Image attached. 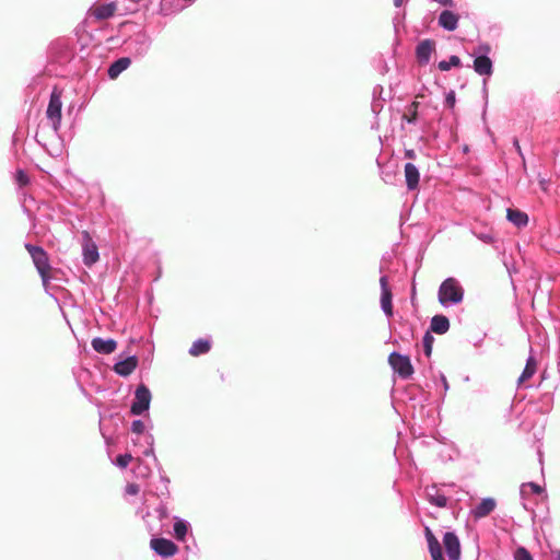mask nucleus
Returning a JSON list of instances; mask_svg holds the SVG:
<instances>
[{
	"label": "nucleus",
	"mask_w": 560,
	"mask_h": 560,
	"mask_svg": "<svg viewBox=\"0 0 560 560\" xmlns=\"http://www.w3.org/2000/svg\"><path fill=\"white\" fill-rule=\"evenodd\" d=\"M464 288L456 278H446L439 288L438 300L444 307L457 305L463 302Z\"/></svg>",
	"instance_id": "1"
},
{
	"label": "nucleus",
	"mask_w": 560,
	"mask_h": 560,
	"mask_svg": "<svg viewBox=\"0 0 560 560\" xmlns=\"http://www.w3.org/2000/svg\"><path fill=\"white\" fill-rule=\"evenodd\" d=\"M456 486L454 483H432L424 488L427 501L436 508L446 509L453 506L451 491Z\"/></svg>",
	"instance_id": "2"
},
{
	"label": "nucleus",
	"mask_w": 560,
	"mask_h": 560,
	"mask_svg": "<svg viewBox=\"0 0 560 560\" xmlns=\"http://www.w3.org/2000/svg\"><path fill=\"white\" fill-rule=\"evenodd\" d=\"M24 247L28 252L34 266L38 275L40 276L43 284L46 285L47 282L49 281L50 270V264L47 252L42 246L33 245L31 243H25Z\"/></svg>",
	"instance_id": "3"
},
{
	"label": "nucleus",
	"mask_w": 560,
	"mask_h": 560,
	"mask_svg": "<svg viewBox=\"0 0 560 560\" xmlns=\"http://www.w3.org/2000/svg\"><path fill=\"white\" fill-rule=\"evenodd\" d=\"M491 46L488 43L479 44L471 56L474 57L472 68L479 75L490 77L493 73V62L489 57Z\"/></svg>",
	"instance_id": "4"
},
{
	"label": "nucleus",
	"mask_w": 560,
	"mask_h": 560,
	"mask_svg": "<svg viewBox=\"0 0 560 560\" xmlns=\"http://www.w3.org/2000/svg\"><path fill=\"white\" fill-rule=\"evenodd\" d=\"M152 395L149 387L144 384H139L135 390V398L130 406V413L133 416H141L149 411Z\"/></svg>",
	"instance_id": "5"
},
{
	"label": "nucleus",
	"mask_w": 560,
	"mask_h": 560,
	"mask_svg": "<svg viewBox=\"0 0 560 560\" xmlns=\"http://www.w3.org/2000/svg\"><path fill=\"white\" fill-rule=\"evenodd\" d=\"M388 364L402 380H408L413 374V366L408 355L393 351L388 355Z\"/></svg>",
	"instance_id": "6"
},
{
	"label": "nucleus",
	"mask_w": 560,
	"mask_h": 560,
	"mask_svg": "<svg viewBox=\"0 0 560 560\" xmlns=\"http://www.w3.org/2000/svg\"><path fill=\"white\" fill-rule=\"evenodd\" d=\"M61 98L56 92H52L49 97L48 107L46 110L47 118L51 121L55 131H58L61 125Z\"/></svg>",
	"instance_id": "7"
},
{
	"label": "nucleus",
	"mask_w": 560,
	"mask_h": 560,
	"mask_svg": "<svg viewBox=\"0 0 560 560\" xmlns=\"http://www.w3.org/2000/svg\"><path fill=\"white\" fill-rule=\"evenodd\" d=\"M150 546L156 555L163 558L172 557L178 550L177 546L172 540L163 537L152 538Z\"/></svg>",
	"instance_id": "8"
},
{
	"label": "nucleus",
	"mask_w": 560,
	"mask_h": 560,
	"mask_svg": "<svg viewBox=\"0 0 560 560\" xmlns=\"http://www.w3.org/2000/svg\"><path fill=\"white\" fill-rule=\"evenodd\" d=\"M151 43H152V40H151L150 36L144 32H140L133 36L129 46H130L131 52L136 57H143L148 54V51L151 47Z\"/></svg>",
	"instance_id": "9"
},
{
	"label": "nucleus",
	"mask_w": 560,
	"mask_h": 560,
	"mask_svg": "<svg viewBox=\"0 0 560 560\" xmlns=\"http://www.w3.org/2000/svg\"><path fill=\"white\" fill-rule=\"evenodd\" d=\"M381 285V308L387 317L393 316V294L388 287V279L386 276L380 278Z\"/></svg>",
	"instance_id": "10"
},
{
	"label": "nucleus",
	"mask_w": 560,
	"mask_h": 560,
	"mask_svg": "<svg viewBox=\"0 0 560 560\" xmlns=\"http://www.w3.org/2000/svg\"><path fill=\"white\" fill-rule=\"evenodd\" d=\"M443 545L450 560L460 559V542L454 532H446L444 534Z\"/></svg>",
	"instance_id": "11"
},
{
	"label": "nucleus",
	"mask_w": 560,
	"mask_h": 560,
	"mask_svg": "<svg viewBox=\"0 0 560 560\" xmlns=\"http://www.w3.org/2000/svg\"><path fill=\"white\" fill-rule=\"evenodd\" d=\"M435 49V42L433 39H423L416 46V58L420 65H428L431 60V55Z\"/></svg>",
	"instance_id": "12"
},
{
	"label": "nucleus",
	"mask_w": 560,
	"mask_h": 560,
	"mask_svg": "<svg viewBox=\"0 0 560 560\" xmlns=\"http://www.w3.org/2000/svg\"><path fill=\"white\" fill-rule=\"evenodd\" d=\"M459 15L451 10H443L438 18V25L447 32L458 27Z\"/></svg>",
	"instance_id": "13"
},
{
	"label": "nucleus",
	"mask_w": 560,
	"mask_h": 560,
	"mask_svg": "<svg viewBox=\"0 0 560 560\" xmlns=\"http://www.w3.org/2000/svg\"><path fill=\"white\" fill-rule=\"evenodd\" d=\"M138 366L137 355H129L124 360H120L114 364V372L119 376H129Z\"/></svg>",
	"instance_id": "14"
},
{
	"label": "nucleus",
	"mask_w": 560,
	"mask_h": 560,
	"mask_svg": "<svg viewBox=\"0 0 560 560\" xmlns=\"http://www.w3.org/2000/svg\"><path fill=\"white\" fill-rule=\"evenodd\" d=\"M424 535L432 560H444L440 541L428 526L424 529Z\"/></svg>",
	"instance_id": "15"
},
{
	"label": "nucleus",
	"mask_w": 560,
	"mask_h": 560,
	"mask_svg": "<svg viewBox=\"0 0 560 560\" xmlns=\"http://www.w3.org/2000/svg\"><path fill=\"white\" fill-rule=\"evenodd\" d=\"M495 505L494 499L485 498L471 510V514L476 520L483 518L495 509Z\"/></svg>",
	"instance_id": "16"
},
{
	"label": "nucleus",
	"mask_w": 560,
	"mask_h": 560,
	"mask_svg": "<svg viewBox=\"0 0 560 560\" xmlns=\"http://www.w3.org/2000/svg\"><path fill=\"white\" fill-rule=\"evenodd\" d=\"M91 345L94 351L101 354H110L117 348V342L112 338L103 339L101 337H95L92 339Z\"/></svg>",
	"instance_id": "17"
},
{
	"label": "nucleus",
	"mask_w": 560,
	"mask_h": 560,
	"mask_svg": "<svg viewBox=\"0 0 560 560\" xmlns=\"http://www.w3.org/2000/svg\"><path fill=\"white\" fill-rule=\"evenodd\" d=\"M404 171L407 188L409 190H415L418 188L420 180V173L418 167L413 163L408 162L405 164Z\"/></svg>",
	"instance_id": "18"
},
{
	"label": "nucleus",
	"mask_w": 560,
	"mask_h": 560,
	"mask_svg": "<svg viewBox=\"0 0 560 560\" xmlns=\"http://www.w3.org/2000/svg\"><path fill=\"white\" fill-rule=\"evenodd\" d=\"M131 63L129 57H120L113 61L107 69V74L109 79H116L118 75L125 71Z\"/></svg>",
	"instance_id": "19"
},
{
	"label": "nucleus",
	"mask_w": 560,
	"mask_h": 560,
	"mask_svg": "<svg viewBox=\"0 0 560 560\" xmlns=\"http://www.w3.org/2000/svg\"><path fill=\"white\" fill-rule=\"evenodd\" d=\"M506 219L516 228H524L528 224V215L518 209L509 208L506 210Z\"/></svg>",
	"instance_id": "20"
},
{
	"label": "nucleus",
	"mask_w": 560,
	"mask_h": 560,
	"mask_svg": "<svg viewBox=\"0 0 560 560\" xmlns=\"http://www.w3.org/2000/svg\"><path fill=\"white\" fill-rule=\"evenodd\" d=\"M430 329L438 335H444L450 329V320L445 315L439 314L431 318Z\"/></svg>",
	"instance_id": "21"
},
{
	"label": "nucleus",
	"mask_w": 560,
	"mask_h": 560,
	"mask_svg": "<svg viewBox=\"0 0 560 560\" xmlns=\"http://www.w3.org/2000/svg\"><path fill=\"white\" fill-rule=\"evenodd\" d=\"M211 349V341L209 339L199 338L195 340L188 350V353L192 357H199L206 354Z\"/></svg>",
	"instance_id": "22"
},
{
	"label": "nucleus",
	"mask_w": 560,
	"mask_h": 560,
	"mask_svg": "<svg viewBox=\"0 0 560 560\" xmlns=\"http://www.w3.org/2000/svg\"><path fill=\"white\" fill-rule=\"evenodd\" d=\"M100 258V254L95 244H85L83 247V261L86 266H92Z\"/></svg>",
	"instance_id": "23"
},
{
	"label": "nucleus",
	"mask_w": 560,
	"mask_h": 560,
	"mask_svg": "<svg viewBox=\"0 0 560 560\" xmlns=\"http://www.w3.org/2000/svg\"><path fill=\"white\" fill-rule=\"evenodd\" d=\"M116 5L115 3H106L98 5L94 11V16L98 20H106L112 18L115 14Z\"/></svg>",
	"instance_id": "24"
},
{
	"label": "nucleus",
	"mask_w": 560,
	"mask_h": 560,
	"mask_svg": "<svg viewBox=\"0 0 560 560\" xmlns=\"http://www.w3.org/2000/svg\"><path fill=\"white\" fill-rule=\"evenodd\" d=\"M189 524L183 518H176L173 525L174 536L177 540L184 541L188 532Z\"/></svg>",
	"instance_id": "25"
},
{
	"label": "nucleus",
	"mask_w": 560,
	"mask_h": 560,
	"mask_svg": "<svg viewBox=\"0 0 560 560\" xmlns=\"http://www.w3.org/2000/svg\"><path fill=\"white\" fill-rule=\"evenodd\" d=\"M144 442L148 447L142 452L145 457H152L154 463H159L158 457L154 452V436L152 433H147L144 435Z\"/></svg>",
	"instance_id": "26"
},
{
	"label": "nucleus",
	"mask_w": 560,
	"mask_h": 560,
	"mask_svg": "<svg viewBox=\"0 0 560 560\" xmlns=\"http://www.w3.org/2000/svg\"><path fill=\"white\" fill-rule=\"evenodd\" d=\"M460 66H462L460 58L458 56H455V55H452L448 58V60H441L438 63V68L441 71H450L453 67H460Z\"/></svg>",
	"instance_id": "27"
},
{
	"label": "nucleus",
	"mask_w": 560,
	"mask_h": 560,
	"mask_svg": "<svg viewBox=\"0 0 560 560\" xmlns=\"http://www.w3.org/2000/svg\"><path fill=\"white\" fill-rule=\"evenodd\" d=\"M528 489L535 494H540L544 491V489L538 483H535V482L522 483V486L520 488V495L522 499H524L527 495Z\"/></svg>",
	"instance_id": "28"
},
{
	"label": "nucleus",
	"mask_w": 560,
	"mask_h": 560,
	"mask_svg": "<svg viewBox=\"0 0 560 560\" xmlns=\"http://www.w3.org/2000/svg\"><path fill=\"white\" fill-rule=\"evenodd\" d=\"M417 108H418V103L417 102L411 103V105L409 106V109H408V112H409L408 115H404L402 119L406 122L411 124V125L417 124V120H418Z\"/></svg>",
	"instance_id": "29"
},
{
	"label": "nucleus",
	"mask_w": 560,
	"mask_h": 560,
	"mask_svg": "<svg viewBox=\"0 0 560 560\" xmlns=\"http://www.w3.org/2000/svg\"><path fill=\"white\" fill-rule=\"evenodd\" d=\"M434 337L431 335L430 331H425L422 343H423V351L427 357H430L432 353Z\"/></svg>",
	"instance_id": "30"
},
{
	"label": "nucleus",
	"mask_w": 560,
	"mask_h": 560,
	"mask_svg": "<svg viewBox=\"0 0 560 560\" xmlns=\"http://www.w3.org/2000/svg\"><path fill=\"white\" fill-rule=\"evenodd\" d=\"M174 1L175 0H161L160 10L163 15H168V14H172V13L178 11V9H176V10L173 9Z\"/></svg>",
	"instance_id": "31"
},
{
	"label": "nucleus",
	"mask_w": 560,
	"mask_h": 560,
	"mask_svg": "<svg viewBox=\"0 0 560 560\" xmlns=\"http://www.w3.org/2000/svg\"><path fill=\"white\" fill-rule=\"evenodd\" d=\"M131 460H132V456H131V454H129V453H124V454H119V455L116 457L115 464H116L119 468L124 469V468H126V467L129 465V463H130Z\"/></svg>",
	"instance_id": "32"
},
{
	"label": "nucleus",
	"mask_w": 560,
	"mask_h": 560,
	"mask_svg": "<svg viewBox=\"0 0 560 560\" xmlns=\"http://www.w3.org/2000/svg\"><path fill=\"white\" fill-rule=\"evenodd\" d=\"M472 234L486 244H492L494 242V236L490 232H477L472 231Z\"/></svg>",
	"instance_id": "33"
},
{
	"label": "nucleus",
	"mask_w": 560,
	"mask_h": 560,
	"mask_svg": "<svg viewBox=\"0 0 560 560\" xmlns=\"http://www.w3.org/2000/svg\"><path fill=\"white\" fill-rule=\"evenodd\" d=\"M514 560H533V557L525 547H518L514 552Z\"/></svg>",
	"instance_id": "34"
},
{
	"label": "nucleus",
	"mask_w": 560,
	"mask_h": 560,
	"mask_svg": "<svg viewBox=\"0 0 560 560\" xmlns=\"http://www.w3.org/2000/svg\"><path fill=\"white\" fill-rule=\"evenodd\" d=\"M130 430L132 433L137 434V435H140V434H143L144 431H145V424L142 420H133L131 422V427H130Z\"/></svg>",
	"instance_id": "35"
},
{
	"label": "nucleus",
	"mask_w": 560,
	"mask_h": 560,
	"mask_svg": "<svg viewBox=\"0 0 560 560\" xmlns=\"http://www.w3.org/2000/svg\"><path fill=\"white\" fill-rule=\"evenodd\" d=\"M535 372L536 371L532 370L530 368L525 366L517 380L518 384H522L523 382L529 380L535 374Z\"/></svg>",
	"instance_id": "36"
},
{
	"label": "nucleus",
	"mask_w": 560,
	"mask_h": 560,
	"mask_svg": "<svg viewBox=\"0 0 560 560\" xmlns=\"http://www.w3.org/2000/svg\"><path fill=\"white\" fill-rule=\"evenodd\" d=\"M513 147L515 148L517 154L520 155V158L522 159V164H523V167H526V161H525V156H524V153L522 151V148L520 145V141L517 138H514L513 139Z\"/></svg>",
	"instance_id": "37"
},
{
	"label": "nucleus",
	"mask_w": 560,
	"mask_h": 560,
	"mask_svg": "<svg viewBox=\"0 0 560 560\" xmlns=\"http://www.w3.org/2000/svg\"><path fill=\"white\" fill-rule=\"evenodd\" d=\"M456 103V96H455V92L454 91H450L446 96H445V105L447 107H454Z\"/></svg>",
	"instance_id": "38"
},
{
	"label": "nucleus",
	"mask_w": 560,
	"mask_h": 560,
	"mask_svg": "<svg viewBox=\"0 0 560 560\" xmlns=\"http://www.w3.org/2000/svg\"><path fill=\"white\" fill-rule=\"evenodd\" d=\"M151 474V468L148 465L139 464L137 468V475L141 477H148Z\"/></svg>",
	"instance_id": "39"
},
{
	"label": "nucleus",
	"mask_w": 560,
	"mask_h": 560,
	"mask_svg": "<svg viewBox=\"0 0 560 560\" xmlns=\"http://www.w3.org/2000/svg\"><path fill=\"white\" fill-rule=\"evenodd\" d=\"M140 491V487L137 483H128L126 486V493L129 495H137Z\"/></svg>",
	"instance_id": "40"
},
{
	"label": "nucleus",
	"mask_w": 560,
	"mask_h": 560,
	"mask_svg": "<svg viewBox=\"0 0 560 560\" xmlns=\"http://www.w3.org/2000/svg\"><path fill=\"white\" fill-rule=\"evenodd\" d=\"M16 180L20 185H26L28 183V176L24 171L19 170L16 173Z\"/></svg>",
	"instance_id": "41"
},
{
	"label": "nucleus",
	"mask_w": 560,
	"mask_h": 560,
	"mask_svg": "<svg viewBox=\"0 0 560 560\" xmlns=\"http://www.w3.org/2000/svg\"><path fill=\"white\" fill-rule=\"evenodd\" d=\"M538 183H539L540 188H541L544 191H547V190H548V187H549V179H547V178H545V177L539 176V177H538Z\"/></svg>",
	"instance_id": "42"
},
{
	"label": "nucleus",
	"mask_w": 560,
	"mask_h": 560,
	"mask_svg": "<svg viewBox=\"0 0 560 560\" xmlns=\"http://www.w3.org/2000/svg\"><path fill=\"white\" fill-rule=\"evenodd\" d=\"M483 96L486 98V103H485V108L482 112V119L486 120V113H487V105H488V101H487L488 92H487V88H486V82L483 83Z\"/></svg>",
	"instance_id": "43"
},
{
	"label": "nucleus",
	"mask_w": 560,
	"mask_h": 560,
	"mask_svg": "<svg viewBox=\"0 0 560 560\" xmlns=\"http://www.w3.org/2000/svg\"><path fill=\"white\" fill-rule=\"evenodd\" d=\"M525 366L530 368L532 370L536 371V361L533 357H529L526 361Z\"/></svg>",
	"instance_id": "44"
},
{
	"label": "nucleus",
	"mask_w": 560,
	"mask_h": 560,
	"mask_svg": "<svg viewBox=\"0 0 560 560\" xmlns=\"http://www.w3.org/2000/svg\"><path fill=\"white\" fill-rule=\"evenodd\" d=\"M441 383L443 385L444 392L448 390V382L443 373L440 374Z\"/></svg>",
	"instance_id": "45"
},
{
	"label": "nucleus",
	"mask_w": 560,
	"mask_h": 560,
	"mask_svg": "<svg viewBox=\"0 0 560 560\" xmlns=\"http://www.w3.org/2000/svg\"><path fill=\"white\" fill-rule=\"evenodd\" d=\"M406 156L409 158V159H412L415 156L413 150H407L406 151Z\"/></svg>",
	"instance_id": "46"
},
{
	"label": "nucleus",
	"mask_w": 560,
	"mask_h": 560,
	"mask_svg": "<svg viewBox=\"0 0 560 560\" xmlns=\"http://www.w3.org/2000/svg\"><path fill=\"white\" fill-rule=\"evenodd\" d=\"M389 178H390V175H388L387 173H385V174H384V176H383V180H384L385 183H390Z\"/></svg>",
	"instance_id": "47"
},
{
	"label": "nucleus",
	"mask_w": 560,
	"mask_h": 560,
	"mask_svg": "<svg viewBox=\"0 0 560 560\" xmlns=\"http://www.w3.org/2000/svg\"><path fill=\"white\" fill-rule=\"evenodd\" d=\"M404 0H394V5L395 7H400L402 4Z\"/></svg>",
	"instance_id": "48"
},
{
	"label": "nucleus",
	"mask_w": 560,
	"mask_h": 560,
	"mask_svg": "<svg viewBox=\"0 0 560 560\" xmlns=\"http://www.w3.org/2000/svg\"><path fill=\"white\" fill-rule=\"evenodd\" d=\"M161 479H162V481H164L165 483H168V482H170V479H168L167 477L162 476V477H161Z\"/></svg>",
	"instance_id": "49"
},
{
	"label": "nucleus",
	"mask_w": 560,
	"mask_h": 560,
	"mask_svg": "<svg viewBox=\"0 0 560 560\" xmlns=\"http://www.w3.org/2000/svg\"><path fill=\"white\" fill-rule=\"evenodd\" d=\"M486 131H487L488 135L492 136V132H491L489 127L486 128Z\"/></svg>",
	"instance_id": "50"
},
{
	"label": "nucleus",
	"mask_w": 560,
	"mask_h": 560,
	"mask_svg": "<svg viewBox=\"0 0 560 560\" xmlns=\"http://www.w3.org/2000/svg\"><path fill=\"white\" fill-rule=\"evenodd\" d=\"M556 560H560V551L557 552Z\"/></svg>",
	"instance_id": "51"
},
{
	"label": "nucleus",
	"mask_w": 560,
	"mask_h": 560,
	"mask_svg": "<svg viewBox=\"0 0 560 560\" xmlns=\"http://www.w3.org/2000/svg\"><path fill=\"white\" fill-rule=\"evenodd\" d=\"M464 152H468L469 149H468V145H465L464 149H463Z\"/></svg>",
	"instance_id": "52"
}]
</instances>
